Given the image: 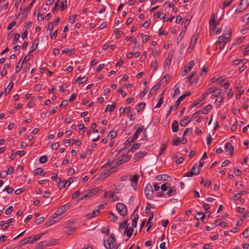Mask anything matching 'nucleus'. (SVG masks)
<instances>
[{"mask_svg": "<svg viewBox=\"0 0 249 249\" xmlns=\"http://www.w3.org/2000/svg\"><path fill=\"white\" fill-rule=\"evenodd\" d=\"M13 210V207L12 206H11L10 207H9L5 211V213L6 214V215H8V214H11V213H12V211Z\"/></svg>", "mask_w": 249, "mask_h": 249, "instance_id": "63", "label": "nucleus"}, {"mask_svg": "<svg viewBox=\"0 0 249 249\" xmlns=\"http://www.w3.org/2000/svg\"><path fill=\"white\" fill-rule=\"evenodd\" d=\"M104 245L107 249H112L113 247V243L110 239H107L106 241H104Z\"/></svg>", "mask_w": 249, "mask_h": 249, "instance_id": "22", "label": "nucleus"}, {"mask_svg": "<svg viewBox=\"0 0 249 249\" xmlns=\"http://www.w3.org/2000/svg\"><path fill=\"white\" fill-rule=\"evenodd\" d=\"M0 227H3V229L5 230L9 227V224L7 223H5L4 221H1L0 222Z\"/></svg>", "mask_w": 249, "mask_h": 249, "instance_id": "39", "label": "nucleus"}, {"mask_svg": "<svg viewBox=\"0 0 249 249\" xmlns=\"http://www.w3.org/2000/svg\"><path fill=\"white\" fill-rule=\"evenodd\" d=\"M100 191V189L98 188L89 190L87 191V192L85 194L81 195V196L80 197H79L78 200L80 201L82 199L90 197L93 195L97 193L98 192V191Z\"/></svg>", "mask_w": 249, "mask_h": 249, "instance_id": "2", "label": "nucleus"}, {"mask_svg": "<svg viewBox=\"0 0 249 249\" xmlns=\"http://www.w3.org/2000/svg\"><path fill=\"white\" fill-rule=\"evenodd\" d=\"M160 86V83H157L155 85H154L150 89L148 95L149 96H151L154 94L156 93V92L159 89Z\"/></svg>", "mask_w": 249, "mask_h": 249, "instance_id": "10", "label": "nucleus"}, {"mask_svg": "<svg viewBox=\"0 0 249 249\" xmlns=\"http://www.w3.org/2000/svg\"><path fill=\"white\" fill-rule=\"evenodd\" d=\"M210 27H213V30H214L215 27L217 24V22H216L214 18V15L213 14L209 22Z\"/></svg>", "mask_w": 249, "mask_h": 249, "instance_id": "12", "label": "nucleus"}, {"mask_svg": "<svg viewBox=\"0 0 249 249\" xmlns=\"http://www.w3.org/2000/svg\"><path fill=\"white\" fill-rule=\"evenodd\" d=\"M180 101H179L178 99L176 101L175 104L173 106H171L174 110H176L178 107L179 104L180 103Z\"/></svg>", "mask_w": 249, "mask_h": 249, "instance_id": "59", "label": "nucleus"}, {"mask_svg": "<svg viewBox=\"0 0 249 249\" xmlns=\"http://www.w3.org/2000/svg\"><path fill=\"white\" fill-rule=\"evenodd\" d=\"M167 148V144L166 143H162L161 144V146L160 149V152L159 154V156H160L166 150Z\"/></svg>", "mask_w": 249, "mask_h": 249, "instance_id": "42", "label": "nucleus"}, {"mask_svg": "<svg viewBox=\"0 0 249 249\" xmlns=\"http://www.w3.org/2000/svg\"><path fill=\"white\" fill-rule=\"evenodd\" d=\"M194 61L193 60H191L189 62L187 66H185V67H187L186 69L189 71L191 70L192 68L194 66Z\"/></svg>", "mask_w": 249, "mask_h": 249, "instance_id": "46", "label": "nucleus"}, {"mask_svg": "<svg viewBox=\"0 0 249 249\" xmlns=\"http://www.w3.org/2000/svg\"><path fill=\"white\" fill-rule=\"evenodd\" d=\"M169 177V176H168V175H167L166 174L159 175H157L156 176L155 179L157 180H159V181H160V180L165 181V180H167Z\"/></svg>", "mask_w": 249, "mask_h": 249, "instance_id": "18", "label": "nucleus"}, {"mask_svg": "<svg viewBox=\"0 0 249 249\" xmlns=\"http://www.w3.org/2000/svg\"><path fill=\"white\" fill-rule=\"evenodd\" d=\"M199 36V35L197 33L195 34L191 38V43L190 45L189 46V49H190L191 50L194 48L195 44L197 41V40L198 39V37Z\"/></svg>", "mask_w": 249, "mask_h": 249, "instance_id": "8", "label": "nucleus"}, {"mask_svg": "<svg viewBox=\"0 0 249 249\" xmlns=\"http://www.w3.org/2000/svg\"><path fill=\"white\" fill-rule=\"evenodd\" d=\"M34 175L35 176H37L40 174L41 176H44L46 174V172L43 171L41 168H38L36 169L35 170H34Z\"/></svg>", "mask_w": 249, "mask_h": 249, "instance_id": "21", "label": "nucleus"}, {"mask_svg": "<svg viewBox=\"0 0 249 249\" xmlns=\"http://www.w3.org/2000/svg\"><path fill=\"white\" fill-rule=\"evenodd\" d=\"M151 23V21L150 19H148L146 20L142 25V26L144 27L145 28H147L150 25Z\"/></svg>", "mask_w": 249, "mask_h": 249, "instance_id": "60", "label": "nucleus"}, {"mask_svg": "<svg viewBox=\"0 0 249 249\" xmlns=\"http://www.w3.org/2000/svg\"><path fill=\"white\" fill-rule=\"evenodd\" d=\"M173 57V54H168L166 60L165 62L164 65V67L166 68L167 67H168L170 65L171 61Z\"/></svg>", "mask_w": 249, "mask_h": 249, "instance_id": "15", "label": "nucleus"}, {"mask_svg": "<svg viewBox=\"0 0 249 249\" xmlns=\"http://www.w3.org/2000/svg\"><path fill=\"white\" fill-rule=\"evenodd\" d=\"M158 65V63L157 61L152 62L151 69H152L154 71H155L157 69Z\"/></svg>", "mask_w": 249, "mask_h": 249, "instance_id": "49", "label": "nucleus"}, {"mask_svg": "<svg viewBox=\"0 0 249 249\" xmlns=\"http://www.w3.org/2000/svg\"><path fill=\"white\" fill-rule=\"evenodd\" d=\"M162 18L164 22H167L168 20H170V21L171 22L175 18L174 16H171L170 18L166 17L165 15H163Z\"/></svg>", "mask_w": 249, "mask_h": 249, "instance_id": "54", "label": "nucleus"}, {"mask_svg": "<svg viewBox=\"0 0 249 249\" xmlns=\"http://www.w3.org/2000/svg\"><path fill=\"white\" fill-rule=\"evenodd\" d=\"M144 194L148 199H151L153 197V190L151 185L147 184L144 188Z\"/></svg>", "mask_w": 249, "mask_h": 249, "instance_id": "3", "label": "nucleus"}, {"mask_svg": "<svg viewBox=\"0 0 249 249\" xmlns=\"http://www.w3.org/2000/svg\"><path fill=\"white\" fill-rule=\"evenodd\" d=\"M147 154L145 151H141L136 153L133 157L134 162L138 161L141 159L145 156Z\"/></svg>", "mask_w": 249, "mask_h": 249, "instance_id": "7", "label": "nucleus"}, {"mask_svg": "<svg viewBox=\"0 0 249 249\" xmlns=\"http://www.w3.org/2000/svg\"><path fill=\"white\" fill-rule=\"evenodd\" d=\"M47 241L41 242L38 245V248H42L43 247H47Z\"/></svg>", "mask_w": 249, "mask_h": 249, "instance_id": "56", "label": "nucleus"}, {"mask_svg": "<svg viewBox=\"0 0 249 249\" xmlns=\"http://www.w3.org/2000/svg\"><path fill=\"white\" fill-rule=\"evenodd\" d=\"M231 30L228 28L227 32L224 33L223 36H220L219 37V41H221L224 43H226L229 42L231 36Z\"/></svg>", "mask_w": 249, "mask_h": 249, "instance_id": "4", "label": "nucleus"}, {"mask_svg": "<svg viewBox=\"0 0 249 249\" xmlns=\"http://www.w3.org/2000/svg\"><path fill=\"white\" fill-rule=\"evenodd\" d=\"M175 138L176 140H173L172 142V144L174 146L178 145L180 142V139L178 137L176 136Z\"/></svg>", "mask_w": 249, "mask_h": 249, "instance_id": "41", "label": "nucleus"}, {"mask_svg": "<svg viewBox=\"0 0 249 249\" xmlns=\"http://www.w3.org/2000/svg\"><path fill=\"white\" fill-rule=\"evenodd\" d=\"M23 62H22L21 59H20L16 67L15 72L16 73H18L22 68L23 65Z\"/></svg>", "mask_w": 249, "mask_h": 249, "instance_id": "25", "label": "nucleus"}, {"mask_svg": "<svg viewBox=\"0 0 249 249\" xmlns=\"http://www.w3.org/2000/svg\"><path fill=\"white\" fill-rule=\"evenodd\" d=\"M176 188L175 186L171 187L168 192L167 193V195L169 196H171L176 194Z\"/></svg>", "mask_w": 249, "mask_h": 249, "instance_id": "30", "label": "nucleus"}, {"mask_svg": "<svg viewBox=\"0 0 249 249\" xmlns=\"http://www.w3.org/2000/svg\"><path fill=\"white\" fill-rule=\"evenodd\" d=\"M39 43V39H36L34 41V42L33 43V44L32 46L31 47L30 50L29 51V53H31L34 51L36 50V49L37 48L38 45Z\"/></svg>", "mask_w": 249, "mask_h": 249, "instance_id": "14", "label": "nucleus"}, {"mask_svg": "<svg viewBox=\"0 0 249 249\" xmlns=\"http://www.w3.org/2000/svg\"><path fill=\"white\" fill-rule=\"evenodd\" d=\"M19 37H20L19 34H18V33L16 34L12 42L13 44H15L17 43V42L18 41V40L19 39Z\"/></svg>", "mask_w": 249, "mask_h": 249, "instance_id": "57", "label": "nucleus"}, {"mask_svg": "<svg viewBox=\"0 0 249 249\" xmlns=\"http://www.w3.org/2000/svg\"><path fill=\"white\" fill-rule=\"evenodd\" d=\"M71 204L70 203H68L63 205L55 212L53 215H56V216L60 215L64 212H66L71 207Z\"/></svg>", "mask_w": 249, "mask_h": 249, "instance_id": "5", "label": "nucleus"}, {"mask_svg": "<svg viewBox=\"0 0 249 249\" xmlns=\"http://www.w3.org/2000/svg\"><path fill=\"white\" fill-rule=\"evenodd\" d=\"M138 218H139V216H138V214H137L134 217L133 219V221H132V225L133 226V228H136V226H137V221L138 220Z\"/></svg>", "mask_w": 249, "mask_h": 249, "instance_id": "40", "label": "nucleus"}, {"mask_svg": "<svg viewBox=\"0 0 249 249\" xmlns=\"http://www.w3.org/2000/svg\"><path fill=\"white\" fill-rule=\"evenodd\" d=\"M201 172V170L200 169H197L196 171V173H193V172L190 171L186 173L184 175V177H191L194 175H198Z\"/></svg>", "mask_w": 249, "mask_h": 249, "instance_id": "29", "label": "nucleus"}, {"mask_svg": "<svg viewBox=\"0 0 249 249\" xmlns=\"http://www.w3.org/2000/svg\"><path fill=\"white\" fill-rule=\"evenodd\" d=\"M170 77L171 76L170 75L166 74L163 77V78L161 80L160 82L162 83H163L164 82H165L166 83L167 81L170 80Z\"/></svg>", "mask_w": 249, "mask_h": 249, "instance_id": "45", "label": "nucleus"}, {"mask_svg": "<svg viewBox=\"0 0 249 249\" xmlns=\"http://www.w3.org/2000/svg\"><path fill=\"white\" fill-rule=\"evenodd\" d=\"M114 32L117 33V34L116 35V37L117 38H119L121 36V35L123 34V32H122L121 31H119L118 28L114 29Z\"/></svg>", "mask_w": 249, "mask_h": 249, "instance_id": "53", "label": "nucleus"}, {"mask_svg": "<svg viewBox=\"0 0 249 249\" xmlns=\"http://www.w3.org/2000/svg\"><path fill=\"white\" fill-rule=\"evenodd\" d=\"M100 211H99V209L93 210L91 213L87 214L86 217L88 219H90L97 215L100 213Z\"/></svg>", "mask_w": 249, "mask_h": 249, "instance_id": "11", "label": "nucleus"}, {"mask_svg": "<svg viewBox=\"0 0 249 249\" xmlns=\"http://www.w3.org/2000/svg\"><path fill=\"white\" fill-rule=\"evenodd\" d=\"M225 149L229 151V153L230 155H232L233 154L234 147L232 146L231 143H226L225 144Z\"/></svg>", "mask_w": 249, "mask_h": 249, "instance_id": "13", "label": "nucleus"}, {"mask_svg": "<svg viewBox=\"0 0 249 249\" xmlns=\"http://www.w3.org/2000/svg\"><path fill=\"white\" fill-rule=\"evenodd\" d=\"M109 195L108 197L112 199L113 201H116L119 200V198L115 195H114L111 192H108Z\"/></svg>", "mask_w": 249, "mask_h": 249, "instance_id": "32", "label": "nucleus"}, {"mask_svg": "<svg viewBox=\"0 0 249 249\" xmlns=\"http://www.w3.org/2000/svg\"><path fill=\"white\" fill-rule=\"evenodd\" d=\"M212 108V106L211 105H207L203 109V111H202V112L203 114H207L208 113Z\"/></svg>", "mask_w": 249, "mask_h": 249, "instance_id": "37", "label": "nucleus"}, {"mask_svg": "<svg viewBox=\"0 0 249 249\" xmlns=\"http://www.w3.org/2000/svg\"><path fill=\"white\" fill-rule=\"evenodd\" d=\"M130 178L131 186H132L134 190H136L139 176L138 175L135 174L133 176L130 175Z\"/></svg>", "mask_w": 249, "mask_h": 249, "instance_id": "6", "label": "nucleus"}, {"mask_svg": "<svg viewBox=\"0 0 249 249\" xmlns=\"http://www.w3.org/2000/svg\"><path fill=\"white\" fill-rule=\"evenodd\" d=\"M88 80V77L86 76H83L81 77V76H79L76 80L75 81V83H76L77 81L78 82L79 85L82 84L84 83H85L87 80Z\"/></svg>", "mask_w": 249, "mask_h": 249, "instance_id": "23", "label": "nucleus"}, {"mask_svg": "<svg viewBox=\"0 0 249 249\" xmlns=\"http://www.w3.org/2000/svg\"><path fill=\"white\" fill-rule=\"evenodd\" d=\"M33 243V240H32V236L25 238L20 241L19 243L20 246H23L26 244Z\"/></svg>", "mask_w": 249, "mask_h": 249, "instance_id": "17", "label": "nucleus"}, {"mask_svg": "<svg viewBox=\"0 0 249 249\" xmlns=\"http://www.w3.org/2000/svg\"><path fill=\"white\" fill-rule=\"evenodd\" d=\"M207 143L208 145H210L212 142L213 141V139L211 137V136L210 134H208L207 136Z\"/></svg>", "mask_w": 249, "mask_h": 249, "instance_id": "62", "label": "nucleus"}, {"mask_svg": "<svg viewBox=\"0 0 249 249\" xmlns=\"http://www.w3.org/2000/svg\"><path fill=\"white\" fill-rule=\"evenodd\" d=\"M191 95V92L189 91H187L185 92L184 93H183L181 96L179 97V98L178 99V100L181 102L183 100L185 99V98L188 96H190Z\"/></svg>", "mask_w": 249, "mask_h": 249, "instance_id": "33", "label": "nucleus"}, {"mask_svg": "<svg viewBox=\"0 0 249 249\" xmlns=\"http://www.w3.org/2000/svg\"><path fill=\"white\" fill-rule=\"evenodd\" d=\"M178 124L177 121L175 120L172 124V130L173 132H176L178 130Z\"/></svg>", "mask_w": 249, "mask_h": 249, "instance_id": "24", "label": "nucleus"}, {"mask_svg": "<svg viewBox=\"0 0 249 249\" xmlns=\"http://www.w3.org/2000/svg\"><path fill=\"white\" fill-rule=\"evenodd\" d=\"M44 234V233H41L40 234L36 235L34 237H32V240H33V243L39 240L41 238V237Z\"/></svg>", "mask_w": 249, "mask_h": 249, "instance_id": "31", "label": "nucleus"}, {"mask_svg": "<svg viewBox=\"0 0 249 249\" xmlns=\"http://www.w3.org/2000/svg\"><path fill=\"white\" fill-rule=\"evenodd\" d=\"M128 227V226H127L125 227L124 233V234H125L126 233V235L128 237H130L132 235V234L134 230H133V228H131V227L129 228V229H127Z\"/></svg>", "mask_w": 249, "mask_h": 249, "instance_id": "19", "label": "nucleus"}, {"mask_svg": "<svg viewBox=\"0 0 249 249\" xmlns=\"http://www.w3.org/2000/svg\"><path fill=\"white\" fill-rule=\"evenodd\" d=\"M244 238H248L249 237V229L247 228L243 233Z\"/></svg>", "mask_w": 249, "mask_h": 249, "instance_id": "64", "label": "nucleus"}, {"mask_svg": "<svg viewBox=\"0 0 249 249\" xmlns=\"http://www.w3.org/2000/svg\"><path fill=\"white\" fill-rule=\"evenodd\" d=\"M108 218L110 220L114 222H115L118 220L117 216L112 212H110L108 213Z\"/></svg>", "mask_w": 249, "mask_h": 249, "instance_id": "27", "label": "nucleus"}, {"mask_svg": "<svg viewBox=\"0 0 249 249\" xmlns=\"http://www.w3.org/2000/svg\"><path fill=\"white\" fill-rule=\"evenodd\" d=\"M170 186V184L169 182H166L162 184L161 186V190L162 191L164 192L167 190L168 188H169Z\"/></svg>", "mask_w": 249, "mask_h": 249, "instance_id": "38", "label": "nucleus"}, {"mask_svg": "<svg viewBox=\"0 0 249 249\" xmlns=\"http://www.w3.org/2000/svg\"><path fill=\"white\" fill-rule=\"evenodd\" d=\"M53 25H54L53 23L52 22H50L48 24V27L47 29V32L49 31L50 34L51 33L53 29Z\"/></svg>", "mask_w": 249, "mask_h": 249, "instance_id": "51", "label": "nucleus"}, {"mask_svg": "<svg viewBox=\"0 0 249 249\" xmlns=\"http://www.w3.org/2000/svg\"><path fill=\"white\" fill-rule=\"evenodd\" d=\"M13 87V82H11L8 85L7 89H6V90L5 91V93L6 94H8L10 93V92Z\"/></svg>", "mask_w": 249, "mask_h": 249, "instance_id": "36", "label": "nucleus"}, {"mask_svg": "<svg viewBox=\"0 0 249 249\" xmlns=\"http://www.w3.org/2000/svg\"><path fill=\"white\" fill-rule=\"evenodd\" d=\"M111 172L112 171L109 169H105L100 173V176L101 177H102L104 176H108Z\"/></svg>", "mask_w": 249, "mask_h": 249, "instance_id": "35", "label": "nucleus"}, {"mask_svg": "<svg viewBox=\"0 0 249 249\" xmlns=\"http://www.w3.org/2000/svg\"><path fill=\"white\" fill-rule=\"evenodd\" d=\"M141 145V144L140 143H134L132 147L130 150H128V152H134L137 149H138L140 147Z\"/></svg>", "mask_w": 249, "mask_h": 249, "instance_id": "34", "label": "nucleus"}, {"mask_svg": "<svg viewBox=\"0 0 249 249\" xmlns=\"http://www.w3.org/2000/svg\"><path fill=\"white\" fill-rule=\"evenodd\" d=\"M116 208L121 215L125 216L127 214V208L124 204L118 203L116 205Z\"/></svg>", "mask_w": 249, "mask_h": 249, "instance_id": "1", "label": "nucleus"}, {"mask_svg": "<svg viewBox=\"0 0 249 249\" xmlns=\"http://www.w3.org/2000/svg\"><path fill=\"white\" fill-rule=\"evenodd\" d=\"M148 91V88H145L143 91L141 93L140 98L142 99Z\"/></svg>", "mask_w": 249, "mask_h": 249, "instance_id": "58", "label": "nucleus"}, {"mask_svg": "<svg viewBox=\"0 0 249 249\" xmlns=\"http://www.w3.org/2000/svg\"><path fill=\"white\" fill-rule=\"evenodd\" d=\"M116 135H117V132L112 130L109 133V134L108 135V137H109L112 139H113L114 138H115L116 136Z\"/></svg>", "mask_w": 249, "mask_h": 249, "instance_id": "48", "label": "nucleus"}, {"mask_svg": "<svg viewBox=\"0 0 249 249\" xmlns=\"http://www.w3.org/2000/svg\"><path fill=\"white\" fill-rule=\"evenodd\" d=\"M76 231V228H71L69 229V230L66 231V233L68 235H70Z\"/></svg>", "mask_w": 249, "mask_h": 249, "instance_id": "55", "label": "nucleus"}, {"mask_svg": "<svg viewBox=\"0 0 249 249\" xmlns=\"http://www.w3.org/2000/svg\"><path fill=\"white\" fill-rule=\"evenodd\" d=\"M247 61L248 60L246 59L242 60L241 63H242V65L239 68V71L240 72L243 71L246 69L247 66L245 65V64Z\"/></svg>", "mask_w": 249, "mask_h": 249, "instance_id": "28", "label": "nucleus"}, {"mask_svg": "<svg viewBox=\"0 0 249 249\" xmlns=\"http://www.w3.org/2000/svg\"><path fill=\"white\" fill-rule=\"evenodd\" d=\"M116 107V104L115 103H113L111 105H107L105 110V112H107L108 111H110V112H113Z\"/></svg>", "mask_w": 249, "mask_h": 249, "instance_id": "20", "label": "nucleus"}, {"mask_svg": "<svg viewBox=\"0 0 249 249\" xmlns=\"http://www.w3.org/2000/svg\"><path fill=\"white\" fill-rule=\"evenodd\" d=\"M3 191H6L7 193L11 194V193H12L13 192L14 189L12 187H10L9 186H7L4 188Z\"/></svg>", "mask_w": 249, "mask_h": 249, "instance_id": "61", "label": "nucleus"}, {"mask_svg": "<svg viewBox=\"0 0 249 249\" xmlns=\"http://www.w3.org/2000/svg\"><path fill=\"white\" fill-rule=\"evenodd\" d=\"M67 0L63 1L61 2L60 6V11H63L67 8Z\"/></svg>", "mask_w": 249, "mask_h": 249, "instance_id": "43", "label": "nucleus"}, {"mask_svg": "<svg viewBox=\"0 0 249 249\" xmlns=\"http://www.w3.org/2000/svg\"><path fill=\"white\" fill-rule=\"evenodd\" d=\"M145 103L143 102L138 104L136 107L137 111L138 112H140L141 111L143 110L145 108Z\"/></svg>", "mask_w": 249, "mask_h": 249, "instance_id": "26", "label": "nucleus"}, {"mask_svg": "<svg viewBox=\"0 0 249 249\" xmlns=\"http://www.w3.org/2000/svg\"><path fill=\"white\" fill-rule=\"evenodd\" d=\"M68 181L65 180H63L62 181H61V183H59L58 185V188L59 189H61L62 188H64V187H65L67 183H68Z\"/></svg>", "mask_w": 249, "mask_h": 249, "instance_id": "47", "label": "nucleus"}, {"mask_svg": "<svg viewBox=\"0 0 249 249\" xmlns=\"http://www.w3.org/2000/svg\"><path fill=\"white\" fill-rule=\"evenodd\" d=\"M47 245L48 246H51L54 245H55L56 244V240L55 239H52L49 241H47Z\"/></svg>", "mask_w": 249, "mask_h": 249, "instance_id": "52", "label": "nucleus"}, {"mask_svg": "<svg viewBox=\"0 0 249 249\" xmlns=\"http://www.w3.org/2000/svg\"><path fill=\"white\" fill-rule=\"evenodd\" d=\"M191 117L190 116H186V118L182 120L180 122V125L182 126H186L191 121Z\"/></svg>", "mask_w": 249, "mask_h": 249, "instance_id": "16", "label": "nucleus"}, {"mask_svg": "<svg viewBox=\"0 0 249 249\" xmlns=\"http://www.w3.org/2000/svg\"><path fill=\"white\" fill-rule=\"evenodd\" d=\"M47 160H48L47 156L44 155V156H41L39 158V161L41 163H45V162H46L47 161Z\"/></svg>", "mask_w": 249, "mask_h": 249, "instance_id": "44", "label": "nucleus"}, {"mask_svg": "<svg viewBox=\"0 0 249 249\" xmlns=\"http://www.w3.org/2000/svg\"><path fill=\"white\" fill-rule=\"evenodd\" d=\"M221 90H222L221 89H217L215 88V90L214 91V94H213V96H214L215 97L219 96L221 94Z\"/></svg>", "mask_w": 249, "mask_h": 249, "instance_id": "50", "label": "nucleus"}, {"mask_svg": "<svg viewBox=\"0 0 249 249\" xmlns=\"http://www.w3.org/2000/svg\"><path fill=\"white\" fill-rule=\"evenodd\" d=\"M249 5V0H241L238 5V8L242 9V10H244L247 8Z\"/></svg>", "mask_w": 249, "mask_h": 249, "instance_id": "9", "label": "nucleus"}]
</instances>
